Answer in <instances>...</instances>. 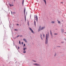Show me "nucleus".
Listing matches in <instances>:
<instances>
[{
    "mask_svg": "<svg viewBox=\"0 0 66 66\" xmlns=\"http://www.w3.org/2000/svg\"><path fill=\"white\" fill-rule=\"evenodd\" d=\"M54 35H57V34H55L54 33Z\"/></svg>",
    "mask_w": 66,
    "mask_h": 66,
    "instance_id": "nucleus-28",
    "label": "nucleus"
},
{
    "mask_svg": "<svg viewBox=\"0 0 66 66\" xmlns=\"http://www.w3.org/2000/svg\"><path fill=\"white\" fill-rule=\"evenodd\" d=\"M61 3H63V2H61Z\"/></svg>",
    "mask_w": 66,
    "mask_h": 66,
    "instance_id": "nucleus-44",
    "label": "nucleus"
},
{
    "mask_svg": "<svg viewBox=\"0 0 66 66\" xmlns=\"http://www.w3.org/2000/svg\"><path fill=\"white\" fill-rule=\"evenodd\" d=\"M58 21V23H61V22L60 21H59L58 20H57Z\"/></svg>",
    "mask_w": 66,
    "mask_h": 66,
    "instance_id": "nucleus-16",
    "label": "nucleus"
},
{
    "mask_svg": "<svg viewBox=\"0 0 66 66\" xmlns=\"http://www.w3.org/2000/svg\"><path fill=\"white\" fill-rule=\"evenodd\" d=\"M50 33L51 34H52V32H51V30H50Z\"/></svg>",
    "mask_w": 66,
    "mask_h": 66,
    "instance_id": "nucleus-20",
    "label": "nucleus"
},
{
    "mask_svg": "<svg viewBox=\"0 0 66 66\" xmlns=\"http://www.w3.org/2000/svg\"><path fill=\"white\" fill-rule=\"evenodd\" d=\"M15 31H18V30L16 29H14Z\"/></svg>",
    "mask_w": 66,
    "mask_h": 66,
    "instance_id": "nucleus-31",
    "label": "nucleus"
},
{
    "mask_svg": "<svg viewBox=\"0 0 66 66\" xmlns=\"http://www.w3.org/2000/svg\"><path fill=\"white\" fill-rule=\"evenodd\" d=\"M32 61H33V62H36V61L34 60H33Z\"/></svg>",
    "mask_w": 66,
    "mask_h": 66,
    "instance_id": "nucleus-21",
    "label": "nucleus"
},
{
    "mask_svg": "<svg viewBox=\"0 0 66 66\" xmlns=\"http://www.w3.org/2000/svg\"><path fill=\"white\" fill-rule=\"evenodd\" d=\"M56 56V53H55V54L54 56Z\"/></svg>",
    "mask_w": 66,
    "mask_h": 66,
    "instance_id": "nucleus-26",
    "label": "nucleus"
},
{
    "mask_svg": "<svg viewBox=\"0 0 66 66\" xmlns=\"http://www.w3.org/2000/svg\"><path fill=\"white\" fill-rule=\"evenodd\" d=\"M26 14H27V12H26Z\"/></svg>",
    "mask_w": 66,
    "mask_h": 66,
    "instance_id": "nucleus-47",
    "label": "nucleus"
},
{
    "mask_svg": "<svg viewBox=\"0 0 66 66\" xmlns=\"http://www.w3.org/2000/svg\"><path fill=\"white\" fill-rule=\"evenodd\" d=\"M25 21H26V16H25Z\"/></svg>",
    "mask_w": 66,
    "mask_h": 66,
    "instance_id": "nucleus-22",
    "label": "nucleus"
},
{
    "mask_svg": "<svg viewBox=\"0 0 66 66\" xmlns=\"http://www.w3.org/2000/svg\"><path fill=\"white\" fill-rule=\"evenodd\" d=\"M22 36L21 35L20 36V37H22Z\"/></svg>",
    "mask_w": 66,
    "mask_h": 66,
    "instance_id": "nucleus-39",
    "label": "nucleus"
},
{
    "mask_svg": "<svg viewBox=\"0 0 66 66\" xmlns=\"http://www.w3.org/2000/svg\"><path fill=\"white\" fill-rule=\"evenodd\" d=\"M23 41H24V42H25V43H27V40L26 39L24 38L23 39Z\"/></svg>",
    "mask_w": 66,
    "mask_h": 66,
    "instance_id": "nucleus-4",
    "label": "nucleus"
},
{
    "mask_svg": "<svg viewBox=\"0 0 66 66\" xmlns=\"http://www.w3.org/2000/svg\"><path fill=\"white\" fill-rule=\"evenodd\" d=\"M10 6L11 7H12V6H13L14 5H11L10 4H9Z\"/></svg>",
    "mask_w": 66,
    "mask_h": 66,
    "instance_id": "nucleus-9",
    "label": "nucleus"
},
{
    "mask_svg": "<svg viewBox=\"0 0 66 66\" xmlns=\"http://www.w3.org/2000/svg\"><path fill=\"white\" fill-rule=\"evenodd\" d=\"M13 14H15V12H13Z\"/></svg>",
    "mask_w": 66,
    "mask_h": 66,
    "instance_id": "nucleus-40",
    "label": "nucleus"
},
{
    "mask_svg": "<svg viewBox=\"0 0 66 66\" xmlns=\"http://www.w3.org/2000/svg\"><path fill=\"white\" fill-rule=\"evenodd\" d=\"M27 24L28 26H29V22H28V23H27Z\"/></svg>",
    "mask_w": 66,
    "mask_h": 66,
    "instance_id": "nucleus-23",
    "label": "nucleus"
},
{
    "mask_svg": "<svg viewBox=\"0 0 66 66\" xmlns=\"http://www.w3.org/2000/svg\"><path fill=\"white\" fill-rule=\"evenodd\" d=\"M29 29L31 31L32 33H33V34H35V32H34V31H33V30L32 29H31V28H30V27H29Z\"/></svg>",
    "mask_w": 66,
    "mask_h": 66,
    "instance_id": "nucleus-2",
    "label": "nucleus"
},
{
    "mask_svg": "<svg viewBox=\"0 0 66 66\" xmlns=\"http://www.w3.org/2000/svg\"><path fill=\"white\" fill-rule=\"evenodd\" d=\"M43 1H44L45 3V5H46V0H43Z\"/></svg>",
    "mask_w": 66,
    "mask_h": 66,
    "instance_id": "nucleus-8",
    "label": "nucleus"
},
{
    "mask_svg": "<svg viewBox=\"0 0 66 66\" xmlns=\"http://www.w3.org/2000/svg\"><path fill=\"white\" fill-rule=\"evenodd\" d=\"M23 53H26V51H24L23 52Z\"/></svg>",
    "mask_w": 66,
    "mask_h": 66,
    "instance_id": "nucleus-15",
    "label": "nucleus"
},
{
    "mask_svg": "<svg viewBox=\"0 0 66 66\" xmlns=\"http://www.w3.org/2000/svg\"><path fill=\"white\" fill-rule=\"evenodd\" d=\"M19 35L18 36H16V38L18 37H19Z\"/></svg>",
    "mask_w": 66,
    "mask_h": 66,
    "instance_id": "nucleus-27",
    "label": "nucleus"
},
{
    "mask_svg": "<svg viewBox=\"0 0 66 66\" xmlns=\"http://www.w3.org/2000/svg\"><path fill=\"white\" fill-rule=\"evenodd\" d=\"M34 25H35V26L36 27V21H35V20L34 21Z\"/></svg>",
    "mask_w": 66,
    "mask_h": 66,
    "instance_id": "nucleus-7",
    "label": "nucleus"
},
{
    "mask_svg": "<svg viewBox=\"0 0 66 66\" xmlns=\"http://www.w3.org/2000/svg\"><path fill=\"white\" fill-rule=\"evenodd\" d=\"M15 47H16V48H17V46H16V45H15Z\"/></svg>",
    "mask_w": 66,
    "mask_h": 66,
    "instance_id": "nucleus-41",
    "label": "nucleus"
},
{
    "mask_svg": "<svg viewBox=\"0 0 66 66\" xmlns=\"http://www.w3.org/2000/svg\"><path fill=\"white\" fill-rule=\"evenodd\" d=\"M49 36V32H48L47 34H46V40H45V44H47L48 43V38Z\"/></svg>",
    "mask_w": 66,
    "mask_h": 66,
    "instance_id": "nucleus-1",
    "label": "nucleus"
},
{
    "mask_svg": "<svg viewBox=\"0 0 66 66\" xmlns=\"http://www.w3.org/2000/svg\"><path fill=\"white\" fill-rule=\"evenodd\" d=\"M41 30H41V29L39 28L38 30V31L39 32V31H41Z\"/></svg>",
    "mask_w": 66,
    "mask_h": 66,
    "instance_id": "nucleus-11",
    "label": "nucleus"
},
{
    "mask_svg": "<svg viewBox=\"0 0 66 66\" xmlns=\"http://www.w3.org/2000/svg\"><path fill=\"white\" fill-rule=\"evenodd\" d=\"M31 15H30V18H31Z\"/></svg>",
    "mask_w": 66,
    "mask_h": 66,
    "instance_id": "nucleus-48",
    "label": "nucleus"
},
{
    "mask_svg": "<svg viewBox=\"0 0 66 66\" xmlns=\"http://www.w3.org/2000/svg\"><path fill=\"white\" fill-rule=\"evenodd\" d=\"M19 44H20V45L21 44V42L20 41H19Z\"/></svg>",
    "mask_w": 66,
    "mask_h": 66,
    "instance_id": "nucleus-18",
    "label": "nucleus"
},
{
    "mask_svg": "<svg viewBox=\"0 0 66 66\" xmlns=\"http://www.w3.org/2000/svg\"><path fill=\"white\" fill-rule=\"evenodd\" d=\"M21 44H22V45H23V42H22Z\"/></svg>",
    "mask_w": 66,
    "mask_h": 66,
    "instance_id": "nucleus-29",
    "label": "nucleus"
},
{
    "mask_svg": "<svg viewBox=\"0 0 66 66\" xmlns=\"http://www.w3.org/2000/svg\"><path fill=\"white\" fill-rule=\"evenodd\" d=\"M24 15L25 16H26V13H25L26 12H24Z\"/></svg>",
    "mask_w": 66,
    "mask_h": 66,
    "instance_id": "nucleus-19",
    "label": "nucleus"
},
{
    "mask_svg": "<svg viewBox=\"0 0 66 66\" xmlns=\"http://www.w3.org/2000/svg\"><path fill=\"white\" fill-rule=\"evenodd\" d=\"M11 13L12 14V11H11Z\"/></svg>",
    "mask_w": 66,
    "mask_h": 66,
    "instance_id": "nucleus-38",
    "label": "nucleus"
},
{
    "mask_svg": "<svg viewBox=\"0 0 66 66\" xmlns=\"http://www.w3.org/2000/svg\"><path fill=\"white\" fill-rule=\"evenodd\" d=\"M36 66H41V65H36Z\"/></svg>",
    "mask_w": 66,
    "mask_h": 66,
    "instance_id": "nucleus-42",
    "label": "nucleus"
},
{
    "mask_svg": "<svg viewBox=\"0 0 66 66\" xmlns=\"http://www.w3.org/2000/svg\"><path fill=\"white\" fill-rule=\"evenodd\" d=\"M45 26L42 27V28H41V30H43L45 29Z\"/></svg>",
    "mask_w": 66,
    "mask_h": 66,
    "instance_id": "nucleus-5",
    "label": "nucleus"
},
{
    "mask_svg": "<svg viewBox=\"0 0 66 66\" xmlns=\"http://www.w3.org/2000/svg\"><path fill=\"white\" fill-rule=\"evenodd\" d=\"M40 38H41L42 40H43V37H40Z\"/></svg>",
    "mask_w": 66,
    "mask_h": 66,
    "instance_id": "nucleus-33",
    "label": "nucleus"
},
{
    "mask_svg": "<svg viewBox=\"0 0 66 66\" xmlns=\"http://www.w3.org/2000/svg\"><path fill=\"white\" fill-rule=\"evenodd\" d=\"M64 29H62L61 30V32L62 33H63V32H64Z\"/></svg>",
    "mask_w": 66,
    "mask_h": 66,
    "instance_id": "nucleus-14",
    "label": "nucleus"
},
{
    "mask_svg": "<svg viewBox=\"0 0 66 66\" xmlns=\"http://www.w3.org/2000/svg\"><path fill=\"white\" fill-rule=\"evenodd\" d=\"M24 12H26V8H24Z\"/></svg>",
    "mask_w": 66,
    "mask_h": 66,
    "instance_id": "nucleus-17",
    "label": "nucleus"
},
{
    "mask_svg": "<svg viewBox=\"0 0 66 66\" xmlns=\"http://www.w3.org/2000/svg\"><path fill=\"white\" fill-rule=\"evenodd\" d=\"M16 25H17V26H19V24H17Z\"/></svg>",
    "mask_w": 66,
    "mask_h": 66,
    "instance_id": "nucleus-37",
    "label": "nucleus"
},
{
    "mask_svg": "<svg viewBox=\"0 0 66 66\" xmlns=\"http://www.w3.org/2000/svg\"><path fill=\"white\" fill-rule=\"evenodd\" d=\"M24 47L26 46V44H24Z\"/></svg>",
    "mask_w": 66,
    "mask_h": 66,
    "instance_id": "nucleus-30",
    "label": "nucleus"
},
{
    "mask_svg": "<svg viewBox=\"0 0 66 66\" xmlns=\"http://www.w3.org/2000/svg\"><path fill=\"white\" fill-rule=\"evenodd\" d=\"M23 51H26V49H25V48L24 47V46L23 47Z\"/></svg>",
    "mask_w": 66,
    "mask_h": 66,
    "instance_id": "nucleus-12",
    "label": "nucleus"
},
{
    "mask_svg": "<svg viewBox=\"0 0 66 66\" xmlns=\"http://www.w3.org/2000/svg\"><path fill=\"white\" fill-rule=\"evenodd\" d=\"M24 0H23L22 2V5H23V3H24Z\"/></svg>",
    "mask_w": 66,
    "mask_h": 66,
    "instance_id": "nucleus-13",
    "label": "nucleus"
},
{
    "mask_svg": "<svg viewBox=\"0 0 66 66\" xmlns=\"http://www.w3.org/2000/svg\"><path fill=\"white\" fill-rule=\"evenodd\" d=\"M64 43V42H61V43L62 44H63V43Z\"/></svg>",
    "mask_w": 66,
    "mask_h": 66,
    "instance_id": "nucleus-35",
    "label": "nucleus"
},
{
    "mask_svg": "<svg viewBox=\"0 0 66 66\" xmlns=\"http://www.w3.org/2000/svg\"><path fill=\"white\" fill-rule=\"evenodd\" d=\"M35 20H36V21L37 22L38 21V17H37V16L36 15V17H35Z\"/></svg>",
    "mask_w": 66,
    "mask_h": 66,
    "instance_id": "nucleus-3",
    "label": "nucleus"
},
{
    "mask_svg": "<svg viewBox=\"0 0 66 66\" xmlns=\"http://www.w3.org/2000/svg\"><path fill=\"white\" fill-rule=\"evenodd\" d=\"M51 35L52 36H52H53L52 34H51Z\"/></svg>",
    "mask_w": 66,
    "mask_h": 66,
    "instance_id": "nucleus-32",
    "label": "nucleus"
},
{
    "mask_svg": "<svg viewBox=\"0 0 66 66\" xmlns=\"http://www.w3.org/2000/svg\"><path fill=\"white\" fill-rule=\"evenodd\" d=\"M40 37H42V34H40Z\"/></svg>",
    "mask_w": 66,
    "mask_h": 66,
    "instance_id": "nucleus-25",
    "label": "nucleus"
},
{
    "mask_svg": "<svg viewBox=\"0 0 66 66\" xmlns=\"http://www.w3.org/2000/svg\"><path fill=\"white\" fill-rule=\"evenodd\" d=\"M25 48L26 50L27 49V47H25Z\"/></svg>",
    "mask_w": 66,
    "mask_h": 66,
    "instance_id": "nucleus-43",
    "label": "nucleus"
},
{
    "mask_svg": "<svg viewBox=\"0 0 66 66\" xmlns=\"http://www.w3.org/2000/svg\"><path fill=\"white\" fill-rule=\"evenodd\" d=\"M18 49H19L20 47H19V46L18 47Z\"/></svg>",
    "mask_w": 66,
    "mask_h": 66,
    "instance_id": "nucleus-36",
    "label": "nucleus"
},
{
    "mask_svg": "<svg viewBox=\"0 0 66 66\" xmlns=\"http://www.w3.org/2000/svg\"><path fill=\"white\" fill-rule=\"evenodd\" d=\"M41 28H42L41 26H40L39 27V29H41Z\"/></svg>",
    "mask_w": 66,
    "mask_h": 66,
    "instance_id": "nucleus-24",
    "label": "nucleus"
},
{
    "mask_svg": "<svg viewBox=\"0 0 66 66\" xmlns=\"http://www.w3.org/2000/svg\"><path fill=\"white\" fill-rule=\"evenodd\" d=\"M65 39V40H66V39Z\"/></svg>",
    "mask_w": 66,
    "mask_h": 66,
    "instance_id": "nucleus-45",
    "label": "nucleus"
},
{
    "mask_svg": "<svg viewBox=\"0 0 66 66\" xmlns=\"http://www.w3.org/2000/svg\"><path fill=\"white\" fill-rule=\"evenodd\" d=\"M51 22L52 23H55V21H52Z\"/></svg>",
    "mask_w": 66,
    "mask_h": 66,
    "instance_id": "nucleus-10",
    "label": "nucleus"
},
{
    "mask_svg": "<svg viewBox=\"0 0 66 66\" xmlns=\"http://www.w3.org/2000/svg\"><path fill=\"white\" fill-rule=\"evenodd\" d=\"M33 64H34V65H39V64H38L34 63Z\"/></svg>",
    "mask_w": 66,
    "mask_h": 66,
    "instance_id": "nucleus-6",
    "label": "nucleus"
},
{
    "mask_svg": "<svg viewBox=\"0 0 66 66\" xmlns=\"http://www.w3.org/2000/svg\"><path fill=\"white\" fill-rule=\"evenodd\" d=\"M15 38H16V37H15L14 38V39H15Z\"/></svg>",
    "mask_w": 66,
    "mask_h": 66,
    "instance_id": "nucleus-46",
    "label": "nucleus"
},
{
    "mask_svg": "<svg viewBox=\"0 0 66 66\" xmlns=\"http://www.w3.org/2000/svg\"><path fill=\"white\" fill-rule=\"evenodd\" d=\"M43 35L44 37H45V35L44 34H43Z\"/></svg>",
    "mask_w": 66,
    "mask_h": 66,
    "instance_id": "nucleus-34",
    "label": "nucleus"
}]
</instances>
